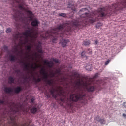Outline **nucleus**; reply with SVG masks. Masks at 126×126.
I'll list each match as a JSON object with an SVG mask.
<instances>
[{
    "mask_svg": "<svg viewBox=\"0 0 126 126\" xmlns=\"http://www.w3.org/2000/svg\"><path fill=\"white\" fill-rule=\"evenodd\" d=\"M42 75H43V78L44 79L45 82L50 86H52L50 92L52 97L56 99L58 96H60L61 102L60 105L64 107V104H65L67 110H70L71 111L73 110L74 102L82 101L81 102L84 105L87 104V101L85 100V97H86L84 91L85 89L89 92H92L95 90V85L94 86H91V83H95L94 82L95 75L93 76V79H90L91 83H87L78 81L73 85L71 86V89H70L68 84L66 83L65 90H63V87H58L56 89L53 87L54 80L53 79H48V72L43 74Z\"/></svg>",
    "mask_w": 126,
    "mask_h": 126,
    "instance_id": "obj_1",
    "label": "nucleus"
},
{
    "mask_svg": "<svg viewBox=\"0 0 126 126\" xmlns=\"http://www.w3.org/2000/svg\"><path fill=\"white\" fill-rule=\"evenodd\" d=\"M126 6V0H120V2L114 4L112 7H104L99 8L97 10L93 11L90 14V12H85L81 15L82 21L73 20L69 24H60L55 28L53 29V43H57L58 37L63 38L64 35H68L69 31H72L74 27H79V26H84L88 22L93 23L98 21L101 17H106L109 16L112 12H115L116 10L123 9Z\"/></svg>",
    "mask_w": 126,
    "mask_h": 126,
    "instance_id": "obj_2",
    "label": "nucleus"
},
{
    "mask_svg": "<svg viewBox=\"0 0 126 126\" xmlns=\"http://www.w3.org/2000/svg\"><path fill=\"white\" fill-rule=\"evenodd\" d=\"M22 109L20 103L10 102L4 97L0 99V126H19L16 123V113Z\"/></svg>",
    "mask_w": 126,
    "mask_h": 126,
    "instance_id": "obj_3",
    "label": "nucleus"
},
{
    "mask_svg": "<svg viewBox=\"0 0 126 126\" xmlns=\"http://www.w3.org/2000/svg\"><path fill=\"white\" fill-rule=\"evenodd\" d=\"M38 30H35L33 28L28 27V30L23 33V35H22L20 33L18 32L14 35V38L16 40H19L21 45H26L29 41L28 39L29 37L31 38L32 42H35L36 39L38 38ZM23 36H25V37Z\"/></svg>",
    "mask_w": 126,
    "mask_h": 126,
    "instance_id": "obj_4",
    "label": "nucleus"
},
{
    "mask_svg": "<svg viewBox=\"0 0 126 126\" xmlns=\"http://www.w3.org/2000/svg\"><path fill=\"white\" fill-rule=\"evenodd\" d=\"M13 3L12 5L13 7H15L16 9L13 8V11L15 12L14 17L16 20H21L24 23H27L28 20L27 17L24 16V14L20 11L18 10H24L25 8L23 7L24 2L23 0H12Z\"/></svg>",
    "mask_w": 126,
    "mask_h": 126,
    "instance_id": "obj_5",
    "label": "nucleus"
},
{
    "mask_svg": "<svg viewBox=\"0 0 126 126\" xmlns=\"http://www.w3.org/2000/svg\"><path fill=\"white\" fill-rule=\"evenodd\" d=\"M27 13L28 14L29 18H30V20L31 21H32L31 24L32 26H33L34 27H37L39 26V24H40V22L39 20H38V19L34 18L33 19V17L34 16V14H33V12L30 10H27L26 11Z\"/></svg>",
    "mask_w": 126,
    "mask_h": 126,
    "instance_id": "obj_6",
    "label": "nucleus"
},
{
    "mask_svg": "<svg viewBox=\"0 0 126 126\" xmlns=\"http://www.w3.org/2000/svg\"><path fill=\"white\" fill-rule=\"evenodd\" d=\"M70 42V41H69V39H62L60 41V43H61V45H62V47H63V48H65V47H66L67 46V44H68V43H69Z\"/></svg>",
    "mask_w": 126,
    "mask_h": 126,
    "instance_id": "obj_7",
    "label": "nucleus"
},
{
    "mask_svg": "<svg viewBox=\"0 0 126 126\" xmlns=\"http://www.w3.org/2000/svg\"><path fill=\"white\" fill-rule=\"evenodd\" d=\"M44 63L45 64L48 65V67L52 68L54 66V63L52 61H48V60H44Z\"/></svg>",
    "mask_w": 126,
    "mask_h": 126,
    "instance_id": "obj_8",
    "label": "nucleus"
},
{
    "mask_svg": "<svg viewBox=\"0 0 126 126\" xmlns=\"http://www.w3.org/2000/svg\"><path fill=\"white\" fill-rule=\"evenodd\" d=\"M21 91H22V88L20 86H17L14 89V93L16 94H18Z\"/></svg>",
    "mask_w": 126,
    "mask_h": 126,
    "instance_id": "obj_9",
    "label": "nucleus"
},
{
    "mask_svg": "<svg viewBox=\"0 0 126 126\" xmlns=\"http://www.w3.org/2000/svg\"><path fill=\"white\" fill-rule=\"evenodd\" d=\"M40 42H39V44L36 45V50L38 53H43V50H42V46L41 45Z\"/></svg>",
    "mask_w": 126,
    "mask_h": 126,
    "instance_id": "obj_10",
    "label": "nucleus"
},
{
    "mask_svg": "<svg viewBox=\"0 0 126 126\" xmlns=\"http://www.w3.org/2000/svg\"><path fill=\"white\" fill-rule=\"evenodd\" d=\"M21 63H23V65H24V69L28 70V69L29 68V65L30 63H25L24 61H21Z\"/></svg>",
    "mask_w": 126,
    "mask_h": 126,
    "instance_id": "obj_11",
    "label": "nucleus"
},
{
    "mask_svg": "<svg viewBox=\"0 0 126 126\" xmlns=\"http://www.w3.org/2000/svg\"><path fill=\"white\" fill-rule=\"evenodd\" d=\"M4 91L6 93H11L13 92V90L10 87H5Z\"/></svg>",
    "mask_w": 126,
    "mask_h": 126,
    "instance_id": "obj_12",
    "label": "nucleus"
},
{
    "mask_svg": "<svg viewBox=\"0 0 126 126\" xmlns=\"http://www.w3.org/2000/svg\"><path fill=\"white\" fill-rule=\"evenodd\" d=\"M96 121H98V122H99V123H101V124H105V123H106L105 120L103 119H100V117L99 116L96 117Z\"/></svg>",
    "mask_w": 126,
    "mask_h": 126,
    "instance_id": "obj_13",
    "label": "nucleus"
},
{
    "mask_svg": "<svg viewBox=\"0 0 126 126\" xmlns=\"http://www.w3.org/2000/svg\"><path fill=\"white\" fill-rule=\"evenodd\" d=\"M8 83L9 84H11L12 83H14V78L13 77L10 76L8 79Z\"/></svg>",
    "mask_w": 126,
    "mask_h": 126,
    "instance_id": "obj_14",
    "label": "nucleus"
},
{
    "mask_svg": "<svg viewBox=\"0 0 126 126\" xmlns=\"http://www.w3.org/2000/svg\"><path fill=\"white\" fill-rule=\"evenodd\" d=\"M55 74L58 75H62V70L60 68L57 69L55 70Z\"/></svg>",
    "mask_w": 126,
    "mask_h": 126,
    "instance_id": "obj_15",
    "label": "nucleus"
},
{
    "mask_svg": "<svg viewBox=\"0 0 126 126\" xmlns=\"http://www.w3.org/2000/svg\"><path fill=\"white\" fill-rule=\"evenodd\" d=\"M47 72H46V69H45V68L44 67L41 68V70L40 71V74H45Z\"/></svg>",
    "mask_w": 126,
    "mask_h": 126,
    "instance_id": "obj_16",
    "label": "nucleus"
},
{
    "mask_svg": "<svg viewBox=\"0 0 126 126\" xmlns=\"http://www.w3.org/2000/svg\"><path fill=\"white\" fill-rule=\"evenodd\" d=\"M9 58L11 62H13V61H15V60H16V57L15 56L13 55H10Z\"/></svg>",
    "mask_w": 126,
    "mask_h": 126,
    "instance_id": "obj_17",
    "label": "nucleus"
},
{
    "mask_svg": "<svg viewBox=\"0 0 126 126\" xmlns=\"http://www.w3.org/2000/svg\"><path fill=\"white\" fill-rule=\"evenodd\" d=\"M37 111H38V109L36 107H32L31 110V112L32 114H35Z\"/></svg>",
    "mask_w": 126,
    "mask_h": 126,
    "instance_id": "obj_18",
    "label": "nucleus"
},
{
    "mask_svg": "<svg viewBox=\"0 0 126 126\" xmlns=\"http://www.w3.org/2000/svg\"><path fill=\"white\" fill-rule=\"evenodd\" d=\"M90 45V41H85L83 42V46H89Z\"/></svg>",
    "mask_w": 126,
    "mask_h": 126,
    "instance_id": "obj_19",
    "label": "nucleus"
},
{
    "mask_svg": "<svg viewBox=\"0 0 126 126\" xmlns=\"http://www.w3.org/2000/svg\"><path fill=\"white\" fill-rule=\"evenodd\" d=\"M32 48L31 45H27L26 46L27 51H28L27 54H29V53H30Z\"/></svg>",
    "mask_w": 126,
    "mask_h": 126,
    "instance_id": "obj_20",
    "label": "nucleus"
},
{
    "mask_svg": "<svg viewBox=\"0 0 126 126\" xmlns=\"http://www.w3.org/2000/svg\"><path fill=\"white\" fill-rule=\"evenodd\" d=\"M85 69H86V70H87V71H91L92 67L91 65H89L85 67Z\"/></svg>",
    "mask_w": 126,
    "mask_h": 126,
    "instance_id": "obj_21",
    "label": "nucleus"
},
{
    "mask_svg": "<svg viewBox=\"0 0 126 126\" xmlns=\"http://www.w3.org/2000/svg\"><path fill=\"white\" fill-rule=\"evenodd\" d=\"M72 75H74L76 78H79V73H78V72H73Z\"/></svg>",
    "mask_w": 126,
    "mask_h": 126,
    "instance_id": "obj_22",
    "label": "nucleus"
},
{
    "mask_svg": "<svg viewBox=\"0 0 126 126\" xmlns=\"http://www.w3.org/2000/svg\"><path fill=\"white\" fill-rule=\"evenodd\" d=\"M33 81H35V82H36V83H37L38 82H41V78H40L36 79L35 77H33Z\"/></svg>",
    "mask_w": 126,
    "mask_h": 126,
    "instance_id": "obj_23",
    "label": "nucleus"
},
{
    "mask_svg": "<svg viewBox=\"0 0 126 126\" xmlns=\"http://www.w3.org/2000/svg\"><path fill=\"white\" fill-rule=\"evenodd\" d=\"M103 24H102V23H98L96 24V28H100V27H101V26H102Z\"/></svg>",
    "mask_w": 126,
    "mask_h": 126,
    "instance_id": "obj_24",
    "label": "nucleus"
},
{
    "mask_svg": "<svg viewBox=\"0 0 126 126\" xmlns=\"http://www.w3.org/2000/svg\"><path fill=\"white\" fill-rule=\"evenodd\" d=\"M6 33H10L11 32V29L10 28H8L6 30Z\"/></svg>",
    "mask_w": 126,
    "mask_h": 126,
    "instance_id": "obj_25",
    "label": "nucleus"
},
{
    "mask_svg": "<svg viewBox=\"0 0 126 126\" xmlns=\"http://www.w3.org/2000/svg\"><path fill=\"white\" fill-rule=\"evenodd\" d=\"M59 16H62V17H65L66 16V14L60 13V14H59Z\"/></svg>",
    "mask_w": 126,
    "mask_h": 126,
    "instance_id": "obj_26",
    "label": "nucleus"
},
{
    "mask_svg": "<svg viewBox=\"0 0 126 126\" xmlns=\"http://www.w3.org/2000/svg\"><path fill=\"white\" fill-rule=\"evenodd\" d=\"M110 62H111V60L108 59L107 61L105 62V65H108L110 63Z\"/></svg>",
    "mask_w": 126,
    "mask_h": 126,
    "instance_id": "obj_27",
    "label": "nucleus"
},
{
    "mask_svg": "<svg viewBox=\"0 0 126 126\" xmlns=\"http://www.w3.org/2000/svg\"><path fill=\"white\" fill-rule=\"evenodd\" d=\"M29 126V123H25L24 124H21L20 126Z\"/></svg>",
    "mask_w": 126,
    "mask_h": 126,
    "instance_id": "obj_28",
    "label": "nucleus"
},
{
    "mask_svg": "<svg viewBox=\"0 0 126 126\" xmlns=\"http://www.w3.org/2000/svg\"><path fill=\"white\" fill-rule=\"evenodd\" d=\"M3 49L5 51H6L7 52H8V47L6 46H4L3 47Z\"/></svg>",
    "mask_w": 126,
    "mask_h": 126,
    "instance_id": "obj_29",
    "label": "nucleus"
},
{
    "mask_svg": "<svg viewBox=\"0 0 126 126\" xmlns=\"http://www.w3.org/2000/svg\"><path fill=\"white\" fill-rule=\"evenodd\" d=\"M87 10H88L87 9L85 8H82L80 11V12H82L83 11H87Z\"/></svg>",
    "mask_w": 126,
    "mask_h": 126,
    "instance_id": "obj_30",
    "label": "nucleus"
},
{
    "mask_svg": "<svg viewBox=\"0 0 126 126\" xmlns=\"http://www.w3.org/2000/svg\"><path fill=\"white\" fill-rule=\"evenodd\" d=\"M15 52H17L18 51V45H16L14 48Z\"/></svg>",
    "mask_w": 126,
    "mask_h": 126,
    "instance_id": "obj_31",
    "label": "nucleus"
},
{
    "mask_svg": "<svg viewBox=\"0 0 126 126\" xmlns=\"http://www.w3.org/2000/svg\"><path fill=\"white\" fill-rule=\"evenodd\" d=\"M15 73H16L17 75H19V74L20 73V70H15Z\"/></svg>",
    "mask_w": 126,
    "mask_h": 126,
    "instance_id": "obj_32",
    "label": "nucleus"
},
{
    "mask_svg": "<svg viewBox=\"0 0 126 126\" xmlns=\"http://www.w3.org/2000/svg\"><path fill=\"white\" fill-rule=\"evenodd\" d=\"M53 61H54L56 63H59V60L57 59H53Z\"/></svg>",
    "mask_w": 126,
    "mask_h": 126,
    "instance_id": "obj_33",
    "label": "nucleus"
},
{
    "mask_svg": "<svg viewBox=\"0 0 126 126\" xmlns=\"http://www.w3.org/2000/svg\"><path fill=\"white\" fill-rule=\"evenodd\" d=\"M31 68H32V69H34V70L37 69V67H36L35 66H34L33 65V64L32 65V66H31Z\"/></svg>",
    "mask_w": 126,
    "mask_h": 126,
    "instance_id": "obj_34",
    "label": "nucleus"
},
{
    "mask_svg": "<svg viewBox=\"0 0 126 126\" xmlns=\"http://www.w3.org/2000/svg\"><path fill=\"white\" fill-rule=\"evenodd\" d=\"M88 51H89V52H88V53H89V55H90V54H92V52H92V51L91 50V49H88Z\"/></svg>",
    "mask_w": 126,
    "mask_h": 126,
    "instance_id": "obj_35",
    "label": "nucleus"
},
{
    "mask_svg": "<svg viewBox=\"0 0 126 126\" xmlns=\"http://www.w3.org/2000/svg\"><path fill=\"white\" fill-rule=\"evenodd\" d=\"M85 55V51H83L81 53L82 57H83Z\"/></svg>",
    "mask_w": 126,
    "mask_h": 126,
    "instance_id": "obj_36",
    "label": "nucleus"
},
{
    "mask_svg": "<svg viewBox=\"0 0 126 126\" xmlns=\"http://www.w3.org/2000/svg\"><path fill=\"white\" fill-rule=\"evenodd\" d=\"M51 75H52V77H54L56 75V73H51Z\"/></svg>",
    "mask_w": 126,
    "mask_h": 126,
    "instance_id": "obj_37",
    "label": "nucleus"
},
{
    "mask_svg": "<svg viewBox=\"0 0 126 126\" xmlns=\"http://www.w3.org/2000/svg\"><path fill=\"white\" fill-rule=\"evenodd\" d=\"M41 66H42L41 65H37V64H36V65H35V67H36V68H39V67H41Z\"/></svg>",
    "mask_w": 126,
    "mask_h": 126,
    "instance_id": "obj_38",
    "label": "nucleus"
},
{
    "mask_svg": "<svg viewBox=\"0 0 126 126\" xmlns=\"http://www.w3.org/2000/svg\"><path fill=\"white\" fill-rule=\"evenodd\" d=\"M99 43V41L98 40H96L95 41V45H97Z\"/></svg>",
    "mask_w": 126,
    "mask_h": 126,
    "instance_id": "obj_39",
    "label": "nucleus"
},
{
    "mask_svg": "<svg viewBox=\"0 0 126 126\" xmlns=\"http://www.w3.org/2000/svg\"><path fill=\"white\" fill-rule=\"evenodd\" d=\"M46 96H47V98H50L51 97V95H50V94H45Z\"/></svg>",
    "mask_w": 126,
    "mask_h": 126,
    "instance_id": "obj_40",
    "label": "nucleus"
},
{
    "mask_svg": "<svg viewBox=\"0 0 126 126\" xmlns=\"http://www.w3.org/2000/svg\"><path fill=\"white\" fill-rule=\"evenodd\" d=\"M123 106H124V107H125V108H126V102L123 103Z\"/></svg>",
    "mask_w": 126,
    "mask_h": 126,
    "instance_id": "obj_41",
    "label": "nucleus"
},
{
    "mask_svg": "<svg viewBox=\"0 0 126 126\" xmlns=\"http://www.w3.org/2000/svg\"><path fill=\"white\" fill-rule=\"evenodd\" d=\"M31 100L32 103H33V102H34V101H35V99L34 98H32Z\"/></svg>",
    "mask_w": 126,
    "mask_h": 126,
    "instance_id": "obj_42",
    "label": "nucleus"
},
{
    "mask_svg": "<svg viewBox=\"0 0 126 126\" xmlns=\"http://www.w3.org/2000/svg\"><path fill=\"white\" fill-rule=\"evenodd\" d=\"M73 10L74 11H75V8H73Z\"/></svg>",
    "mask_w": 126,
    "mask_h": 126,
    "instance_id": "obj_43",
    "label": "nucleus"
},
{
    "mask_svg": "<svg viewBox=\"0 0 126 126\" xmlns=\"http://www.w3.org/2000/svg\"><path fill=\"white\" fill-rule=\"evenodd\" d=\"M63 81V79H62V80H61V81Z\"/></svg>",
    "mask_w": 126,
    "mask_h": 126,
    "instance_id": "obj_44",
    "label": "nucleus"
}]
</instances>
